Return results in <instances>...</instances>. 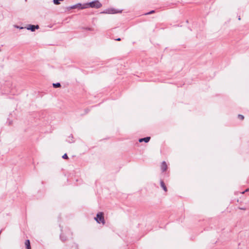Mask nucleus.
Returning <instances> with one entry per match:
<instances>
[{
	"label": "nucleus",
	"mask_w": 249,
	"mask_h": 249,
	"mask_svg": "<svg viewBox=\"0 0 249 249\" xmlns=\"http://www.w3.org/2000/svg\"><path fill=\"white\" fill-rule=\"evenodd\" d=\"M83 6V5H82L80 3H78V4H76L75 5H73L72 6H71V9H74V8H79V9H81V7H82Z\"/></svg>",
	"instance_id": "6"
},
{
	"label": "nucleus",
	"mask_w": 249,
	"mask_h": 249,
	"mask_svg": "<svg viewBox=\"0 0 249 249\" xmlns=\"http://www.w3.org/2000/svg\"><path fill=\"white\" fill-rule=\"evenodd\" d=\"M167 168V165L165 161H163L161 165V169L163 172L166 170Z\"/></svg>",
	"instance_id": "5"
},
{
	"label": "nucleus",
	"mask_w": 249,
	"mask_h": 249,
	"mask_svg": "<svg viewBox=\"0 0 249 249\" xmlns=\"http://www.w3.org/2000/svg\"><path fill=\"white\" fill-rule=\"evenodd\" d=\"M102 6V4L97 0L93 1L92 2L87 3L83 4V6L81 7L82 9H85L88 7L99 8Z\"/></svg>",
	"instance_id": "1"
},
{
	"label": "nucleus",
	"mask_w": 249,
	"mask_h": 249,
	"mask_svg": "<svg viewBox=\"0 0 249 249\" xmlns=\"http://www.w3.org/2000/svg\"><path fill=\"white\" fill-rule=\"evenodd\" d=\"M103 215L104 214L102 212H99L97 214L96 217L94 218V219L98 223H102L103 225L105 224V221Z\"/></svg>",
	"instance_id": "2"
},
{
	"label": "nucleus",
	"mask_w": 249,
	"mask_h": 249,
	"mask_svg": "<svg viewBox=\"0 0 249 249\" xmlns=\"http://www.w3.org/2000/svg\"><path fill=\"white\" fill-rule=\"evenodd\" d=\"M150 139V137H145V138H144L140 139L139 140V142H148L149 141Z\"/></svg>",
	"instance_id": "7"
},
{
	"label": "nucleus",
	"mask_w": 249,
	"mask_h": 249,
	"mask_svg": "<svg viewBox=\"0 0 249 249\" xmlns=\"http://www.w3.org/2000/svg\"><path fill=\"white\" fill-rule=\"evenodd\" d=\"M116 40H117V41H120V40H121V38H118L116 39Z\"/></svg>",
	"instance_id": "16"
},
{
	"label": "nucleus",
	"mask_w": 249,
	"mask_h": 249,
	"mask_svg": "<svg viewBox=\"0 0 249 249\" xmlns=\"http://www.w3.org/2000/svg\"><path fill=\"white\" fill-rule=\"evenodd\" d=\"M26 28L27 30H31V31L34 32L35 31L36 29H39V27L38 25H33L29 24Z\"/></svg>",
	"instance_id": "3"
},
{
	"label": "nucleus",
	"mask_w": 249,
	"mask_h": 249,
	"mask_svg": "<svg viewBox=\"0 0 249 249\" xmlns=\"http://www.w3.org/2000/svg\"><path fill=\"white\" fill-rule=\"evenodd\" d=\"M153 13H154V11L152 10V11L149 12V13H147L145 14V15H149V14H151Z\"/></svg>",
	"instance_id": "14"
},
{
	"label": "nucleus",
	"mask_w": 249,
	"mask_h": 249,
	"mask_svg": "<svg viewBox=\"0 0 249 249\" xmlns=\"http://www.w3.org/2000/svg\"><path fill=\"white\" fill-rule=\"evenodd\" d=\"M15 27H16V28H19V29H23V27H18V26H16Z\"/></svg>",
	"instance_id": "15"
},
{
	"label": "nucleus",
	"mask_w": 249,
	"mask_h": 249,
	"mask_svg": "<svg viewBox=\"0 0 249 249\" xmlns=\"http://www.w3.org/2000/svg\"><path fill=\"white\" fill-rule=\"evenodd\" d=\"M249 191V189H247L245 191H246V192H247V191Z\"/></svg>",
	"instance_id": "18"
},
{
	"label": "nucleus",
	"mask_w": 249,
	"mask_h": 249,
	"mask_svg": "<svg viewBox=\"0 0 249 249\" xmlns=\"http://www.w3.org/2000/svg\"><path fill=\"white\" fill-rule=\"evenodd\" d=\"M238 118H239L240 119H241V120H243V119H244V117L243 115H238Z\"/></svg>",
	"instance_id": "12"
},
{
	"label": "nucleus",
	"mask_w": 249,
	"mask_h": 249,
	"mask_svg": "<svg viewBox=\"0 0 249 249\" xmlns=\"http://www.w3.org/2000/svg\"><path fill=\"white\" fill-rule=\"evenodd\" d=\"M117 12H118L116 10L112 9H110L106 10L103 13H106V14H114V13H117Z\"/></svg>",
	"instance_id": "4"
},
{
	"label": "nucleus",
	"mask_w": 249,
	"mask_h": 249,
	"mask_svg": "<svg viewBox=\"0 0 249 249\" xmlns=\"http://www.w3.org/2000/svg\"><path fill=\"white\" fill-rule=\"evenodd\" d=\"M240 19H241V18H240V17L239 16V17H238V20H240Z\"/></svg>",
	"instance_id": "17"
},
{
	"label": "nucleus",
	"mask_w": 249,
	"mask_h": 249,
	"mask_svg": "<svg viewBox=\"0 0 249 249\" xmlns=\"http://www.w3.org/2000/svg\"><path fill=\"white\" fill-rule=\"evenodd\" d=\"M61 1H62V0H53V2L55 4H58Z\"/></svg>",
	"instance_id": "11"
},
{
	"label": "nucleus",
	"mask_w": 249,
	"mask_h": 249,
	"mask_svg": "<svg viewBox=\"0 0 249 249\" xmlns=\"http://www.w3.org/2000/svg\"><path fill=\"white\" fill-rule=\"evenodd\" d=\"M25 245L26 247V249H31L30 243L29 240H26Z\"/></svg>",
	"instance_id": "9"
},
{
	"label": "nucleus",
	"mask_w": 249,
	"mask_h": 249,
	"mask_svg": "<svg viewBox=\"0 0 249 249\" xmlns=\"http://www.w3.org/2000/svg\"><path fill=\"white\" fill-rule=\"evenodd\" d=\"M68 158V157L67 154H65L64 155H63V159H67Z\"/></svg>",
	"instance_id": "13"
},
{
	"label": "nucleus",
	"mask_w": 249,
	"mask_h": 249,
	"mask_svg": "<svg viewBox=\"0 0 249 249\" xmlns=\"http://www.w3.org/2000/svg\"><path fill=\"white\" fill-rule=\"evenodd\" d=\"M53 86L54 88H59L61 87V84L60 83H53Z\"/></svg>",
	"instance_id": "10"
},
{
	"label": "nucleus",
	"mask_w": 249,
	"mask_h": 249,
	"mask_svg": "<svg viewBox=\"0 0 249 249\" xmlns=\"http://www.w3.org/2000/svg\"><path fill=\"white\" fill-rule=\"evenodd\" d=\"M160 186L162 187V188L163 189V190L165 192H166L167 188H166L164 182L162 180H160Z\"/></svg>",
	"instance_id": "8"
}]
</instances>
